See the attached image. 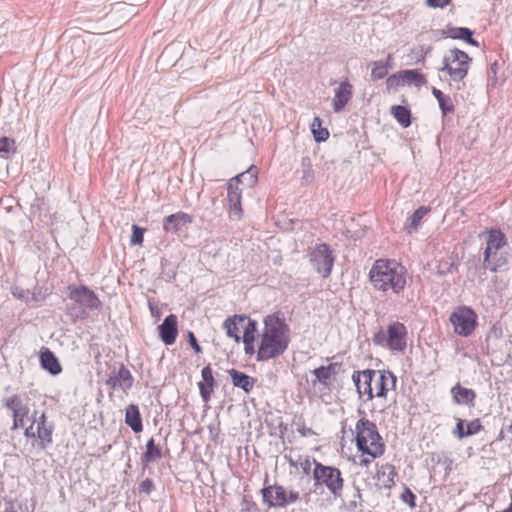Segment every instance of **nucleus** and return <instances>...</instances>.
Returning <instances> with one entry per match:
<instances>
[{
    "instance_id": "nucleus-36",
    "label": "nucleus",
    "mask_w": 512,
    "mask_h": 512,
    "mask_svg": "<svg viewBox=\"0 0 512 512\" xmlns=\"http://www.w3.org/2000/svg\"><path fill=\"white\" fill-rule=\"evenodd\" d=\"M312 374L315 376V380L312 381V384L315 386L317 382L321 383L325 387H329V380L332 375L325 368V366H320L312 371Z\"/></svg>"
},
{
    "instance_id": "nucleus-22",
    "label": "nucleus",
    "mask_w": 512,
    "mask_h": 512,
    "mask_svg": "<svg viewBox=\"0 0 512 512\" xmlns=\"http://www.w3.org/2000/svg\"><path fill=\"white\" fill-rule=\"evenodd\" d=\"M247 319L246 315H234L232 317H228L223 322V329L226 331V335L229 338L234 339L237 343L240 341V336L238 334L239 328H242L245 320Z\"/></svg>"
},
{
    "instance_id": "nucleus-63",
    "label": "nucleus",
    "mask_w": 512,
    "mask_h": 512,
    "mask_svg": "<svg viewBox=\"0 0 512 512\" xmlns=\"http://www.w3.org/2000/svg\"><path fill=\"white\" fill-rule=\"evenodd\" d=\"M2 512H17L12 503H7L5 509Z\"/></svg>"
},
{
    "instance_id": "nucleus-31",
    "label": "nucleus",
    "mask_w": 512,
    "mask_h": 512,
    "mask_svg": "<svg viewBox=\"0 0 512 512\" xmlns=\"http://www.w3.org/2000/svg\"><path fill=\"white\" fill-rule=\"evenodd\" d=\"M401 75L404 80V85H415L416 87H421L426 84V78L419 71L414 69H407L401 71Z\"/></svg>"
},
{
    "instance_id": "nucleus-44",
    "label": "nucleus",
    "mask_w": 512,
    "mask_h": 512,
    "mask_svg": "<svg viewBox=\"0 0 512 512\" xmlns=\"http://www.w3.org/2000/svg\"><path fill=\"white\" fill-rule=\"evenodd\" d=\"M330 246L326 243H319L315 245V248L308 256H330Z\"/></svg>"
},
{
    "instance_id": "nucleus-28",
    "label": "nucleus",
    "mask_w": 512,
    "mask_h": 512,
    "mask_svg": "<svg viewBox=\"0 0 512 512\" xmlns=\"http://www.w3.org/2000/svg\"><path fill=\"white\" fill-rule=\"evenodd\" d=\"M375 370H364L362 371L363 379L361 384H358V393L359 395H367L368 400H372L374 398L373 393V376Z\"/></svg>"
},
{
    "instance_id": "nucleus-23",
    "label": "nucleus",
    "mask_w": 512,
    "mask_h": 512,
    "mask_svg": "<svg viewBox=\"0 0 512 512\" xmlns=\"http://www.w3.org/2000/svg\"><path fill=\"white\" fill-rule=\"evenodd\" d=\"M40 364L44 370H46L53 376L60 374L62 371V367L57 357L49 349H45L43 352H41Z\"/></svg>"
},
{
    "instance_id": "nucleus-19",
    "label": "nucleus",
    "mask_w": 512,
    "mask_h": 512,
    "mask_svg": "<svg viewBox=\"0 0 512 512\" xmlns=\"http://www.w3.org/2000/svg\"><path fill=\"white\" fill-rule=\"evenodd\" d=\"M202 381L198 383L200 395L204 402H208L211 398L215 380L213 377V371L211 365L205 366L201 371Z\"/></svg>"
},
{
    "instance_id": "nucleus-37",
    "label": "nucleus",
    "mask_w": 512,
    "mask_h": 512,
    "mask_svg": "<svg viewBox=\"0 0 512 512\" xmlns=\"http://www.w3.org/2000/svg\"><path fill=\"white\" fill-rule=\"evenodd\" d=\"M258 323L256 320L251 319L247 316L242 328L244 330L242 340H254L255 334L257 333Z\"/></svg>"
},
{
    "instance_id": "nucleus-50",
    "label": "nucleus",
    "mask_w": 512,
    "mask_h": 512,
    "mask_svg": "<svg viewBox=\"0 0 512 512\" xmlns=\"http://www.w3.org/2000/svg\"><path fill=\"white\" fill-rule=\"evenodd\" d=\"M451 0H425L426 6L430 8H444Z\"/></svg>"
},
{
    "instance_id": "nucleus-24",
    "label": "nucleus",
    "mask_w": 512,
    "mask_h": 512,
    "mask_svg": "<svg viewBox=\"0 0 512 512\" xmlns=\"http://www.w3.org/2000/svg\"><path fill=\"white\" fill-rule=\"evenodd\" d=\"M125 423L135 432L139 433L143 430V423L139 408L135 404H130L126 408Z\"/></svg>"
},
{
    "instance_id": "nucleus-49",
    "label": "nucleus",
    "mask_w": 512,
    "mask_h": 512,
    "mask_svg": "<svg viewBox=\"0 0 512 512\" xmlns=\"http://www.w3.org/2000/svg\"><path fill=\"white\" fill-rule=\"evenodd\" d=\"M14 140H11L10 138L6 136H2L0 138V154H7L10 152L11 144H14Z\"/></svg>"
},
{
    "instance_id": "nucleus-5",
    "label": "nucleus",
    "mask_w": 512,
    "mask_h": 512,
    "mask_svg": "<svg viewBox=\"0 0 512 512\" xmlns=\"http://www.w3.org/2000/svg\"><path fill=\"white\" fill-rule=\"evenodd\" d=\"M313 479L315 487L325 486L335 498L342 495L344 480L338 468L326 466L314 459Z\"/></svg>"
},
{
    "instance_id": "nucleus-12",
    "label": "nucleus",
    "mask_w": 512,
    "mask_h": 512,
    "mask_svg": "<svg viewBox=\"0 0 512 512\" xmlns=\"http://www.w3.org/2000/svg\"><path fill=\"white\" fill-rule=\"evenodd\" d=\"M480 237H484L486 241V247L484 249L483 256H491L492 253L496 254L504 247L509 248L507 237L500 229H487L480 234Z\"/></svg>"
},
{
    "instance_id": "nucleus-17",
    "label": "nucleus",
    "mask_w": 512,
    "mask_h": 512,
    "mask_svg": "<svg viewBox=\"0 0 512 512\" xmlns=\"http://www.w3.org/2000/svg\"><path fill=\"white\" fill-rule=\"evenodd\" d=\"M353 95V87L350 82L346 79L340 83L335 89V95L332 101V107L335 113H339L344 110L345 106L351 100Z\"/></svg>"
},
{
    "instance_id": "nucleus-33",
    "label": "nucleus",
    "mask_w": 512,
    "mask_h": 512,
    "mask_svg": "<svg viewBox=\"0 0 512 512\" xmlns=\"http://www.w3.org/2000/svg\"><path fill=\"white\" fill-rule=\"evenodd\" d=\"M395 475L394 467L390 464L382 465L377 472L378 479L385 488H391L394 485Z\"/></svg>"
},
{
    "instance_id": "nucleus-6",
    "label": "nucleus",
    "mask_w": 512,
    "mask_h": 512,
    "mask_svg": "<svg viewBox=\"0 0 512 512\" xmlns=\"http://www.w3.org/2000/svg\"><path fill=\"white\" fill-rule=\"evenodd\" d=\"M471 62L472 58L466 52L453 48L444 56L440 71L447 72L454 82H460L467 76Z\"/></svg>"
},
{
    "instance_id": "nucleus-45",
    "label": "nucleus",
    "mask_w": 512,
    "mask_h": 512,
    "mask_svg": "<svg viewBox=\"0 0 512 512\" xmlns=\"http://www.w3.org/2000/svg\"><path fill=\"white\" fill-rule=\"evenodd\" d=\"M466 421L458 418L455 428L453 429V435L458 439L466 438Z\"/></svg>"
},
{
    "instance_id": "nucleus-59",
    "label": "nucleus",
    "mask_w": 512,
    "mask_h": 512,
    "mask_svg": "<svg viewBox=\"0 0 512 512\" xmlns=\"http://www.w3.org/2000/svg\"><path fill=\"white\" fill-rule=\"evenodd\" d=\"M34 425H35V423L33 422L28 428H26L25 433H24L26 437H37V431L36 432L33 431Z\"/></svg>"
},
{
    "instance_id": "nucleus-39",
    "label": "nucleus",
    "mask_w": 512,
    "mask_h": 512,
    "mask_svg": "<svg viewBox=\"0 0 512 512\" xmlns=\"http://www.w3.org/2000/svg\"><path fill=\"white\" fill-rule=\"evenodd\" d=\"M439 108L442 112V115L445 117L449 114H453L455 112V106L453 104L452 98L450 95H445L439 102Z\"/></svg>"
},
{
    "instance_id": "nucleus-4",
    "label": "nucleus",
    "mask_w": 512,
    "mask_h": 512,
    "mask_svg": "<svg viewBox=\"0 0 512 512\" xmlns=\"http://www.w3.org/2000/svg\"><path fill=\"white\" fill-rule=\"evenodd\" d=\"M406 340L407 328L399 321L389 324L386 332L380 329L372 338V341L376 346L396 352H403L406 349Z\"/></svg>"
},
{
    "instance_id": "nucleus-20",
    "label": "nucleus",
    "mask_w": 512,
    "mask_h": 512,
    "mask_svg": "<svg viewBox=\"0 0 512 512\" xmlns=\"http://www.w3.org/2000/svg\"><path fill=\"white\" fill-rule=\"evenodd\" d=\"M451 394L456 404L467 405L469 407L475 406L476 393L474 390L456 384L452 387Z\"/></svg>"
},
{
    "instance_id": "nucleus-15",
    "label": "nucleus",
    "mask_w": 512,
    "mask_h": 512,
    "mask_svg": "<svg viewBox=\"0 0 512 512\" xmlns=\"http://www.w3.org/2000/svg\"><path fill=\"white\" fill-rule=\"evenodd\" d=\"M242 193L237 184L229 180L227 184V201L229 203L230 217L240 219L243 215Z\"/></svg>"
},
{
    "instance_id": "nucleus-29",
    "label": "nucleus",
    "mask_w": 512,
    "mask_h": 512,
    "mask_svg": "<svg viewBox=\"0 0 512 512\" xmlns=\"http://www.w3.org/2000/svg\"><path fill=\"white\" fill-rule=\"evenodd\" d=\"M301 185L311 186L315 182V175L312 168L311 158L309 156L302 157L301 159Z\"/></svg>"
},
{
    "instance_id": "nucleus-53",
    "label": "nucleus",
    "mask_w": 512,
    "mask_h": 512,
    "mask_svg": "<svg viewBox=\"0 0 512 512\" xmlns=\"http://www.w3.org/2000/svg\"><path fill=\"white\" fill-rule=\"evenodd\" d=\"M325 368L333 376L339 374L342 371V364L337 362L330 363L329 365L325 366Z\"/></svg>"
},
{
    "instance_id": "nucleus-14",
    "label": "nucleus",
    "mask_w": 512,
    "mask_h": 512,
    "mask_svg": "<svg viewBox=\"0 0 512 512\" xmlns=\"http://www.w3.org/2000/svg\"><path fill=\"white\" fill-rule=\"evenodd\" d=\"M37 431L38 446L46 449L53 442L54 425L47 423L45 413H42L38 419H34Z\"/></svg>"
},
{
    "instance_id": "nucleus-11",
    "label": "nucleus",
    "mask_w": 512,
    "mask_h": 512,
    "mask_svg": "<svg viewBox=\"0 0 512 512\" xmlns=\"http://www.w3.org/2000/svg\"><path fill=\"white\" fill-rule=\"evenodd\" d=\"M396 376L388 370H375L373 376L374 397L385 398L390 389L396 386Z\"/></svg>"
},
{
    "instance_id": "nucleus-60",
    "label": "nucleus",
    "mask_w": 512,
    "mask_h": 512,
    "mask_svg": "<svg viewBox=\"0 0 512 512\" xmlns=\"http://www.w3.org/2000/svg\"><path fill=\"white\" fill-rule=\"evenodd\" d=\"M432 94L437 99L438 102L446 95L441 90L435 87L432 88Z\"/></svg>"
},
{
    "instance_id": "nucleus-41",
    "label": "nucleus",
    "mask_w": 512,
    "mask_h": 512,
    "mask_svg": "<svg viewBox=\"0 0 512 512\" xmlns=\"http://www.w3.org/2000/svg\"><path fill=\"white\" fill-rule=\"evenodd\" d=\"M400 499L406 503L410 508L416 507V495L408 487H404L403 492L400 495Z\"/></svg>"
},
{
    "instance_id": "nucleus-26",
    "label": "nucleus",
    "mask_w": 512,
    "mask_h": 512,
    "mask_svg": "<svg viewBox=\"0 0 512 512\" xmlns=\"http://www.w3.org/2000/svg\"><path fill=\"white\" fill-rule=\"evenodd\" d=\"M390 114L403 127L408 128L412 124V113L408 106L393 105L390 108Z\"/></svg>"
},
{
    "instance_id": "nucleus-56",
    "label": "nucleus",
    "mask_w": 512,
    "mask_h": 512,
    "mask_svg": "<svg viewBox=\"0 0 512 512\" xmlns=\"http://www.w3.org/2000/svg\"><path fill=\"white\" fill-rule=\"evenodd\" d=\"M431 51H432V47L431 46H429V47L420 46V52H422V59H417V63H419V62L424 63L426 56Z\"/></svg>"
},
{
    "instance_id": "nucleus-10",
    "label": "nucleus",
    "mask_w": 512,
    "mask_h": 512,
    "mask_svg": "<svg viewBox=\"0 0 512 512\" xmlns=\"http://www.w3.org/2000/svg\"><path fill=\"white\" fill-rule=\"evenodd\" d=\"M133 384L134 377L124 364H120L118 369L114 368L105 380V385L110 389H120L125 394H128L129 390L133 387Z\"/></svg>"
},
{
    "instance_id": "nucleus-57",
    "label": "nucleus",
    "mask_w": 512,
    "mask_h": 512,
    "mask_svg": "<svg viewBox=\"0 0 512 512\" xmlns=\"http://www.w3.org/2000/svg\"><path fill=\"white\" fill-rule=\"evenodd\" d=\"M362 379H363V375H362V371H355L352 375V380L356 386V388L358 389V384H361L362 382Z\"/></svg>"
},
{
    "instance_id": "nucleus-32",
    "label": "nucleus",
    "mask_w": 512,
    "mask_h": 512,
    "mask_svg": "<svg viewBox=\"0 0 512 512\" xmlns=\"http://www.w3.org/2000/svg\"><path fill=\"white\" fill-rule=\"evenodd\" d=\"M430 211L429 207L420 206L416 209L413 214L408 218V222L405 226V229L409 234L417 229L423 217Z\"/></svg>"
},
{
    "instance_id": "nucleus-9",
    "label": "nucleus",
    "mask_w": 512,
    "mask_h": 512,
    "mask_svg": "<svg viewBox=\"0 0 512 512\" xmlns=\"http://www.w3.org/2000/svg\"><path fill=\"white\" fill-rule=\"evenodd\" d=\"M67 297L75 304L90 310H98L102 306V302L95 292L85 285H69L67 287Z\"/></svg>"
},
{
    "instance_id": "nucleus-46",
    "label": "nucleus",
    "mask_w": 512,
    "mask_h": 512,
    "mask_svg": "<svg viewBox=\"0 0 512 512\" xmlns=\"http://www.w3.org/2000/svg\"><path fill=\"white\" fill-rule=\"evenodd\" d=\"M23 405H24V403H23L21 397L18 395H13V396L9 397L8 399H6V401H5V406L12 412L15 411V409H18Z\"/></svg>"
},
{
    "instance_id": "nucleus-3",
    "label": "nucleus",
    "mask_w": 512,
    "mask_h": 512,
    "mask_svg": "<svg viewBox=\"0 0 512 512\" xmlns=\"http://www.w3.org/2000/svg\"><path fill=\"white\" fill-rule=\"evenodd\" d=\"M356 447L363 454L377 458L383 455L385 445L374 422L361 418L356 423Z\"/></svg>"
},
{
    "instance_id": "nucleus-61",
    "label": "nucleus",
    "mask_w": 512,
    "mask_h": 512,
    "mask_svg": "<svg viewBox=\"0 0 512 512\" xmlns=\"http://www.w3.org/2000/svg\"><path fill=\"white\" fill-rule=\"evenodd\" d=\"M20 427H24V418H21V421L17 418H13L12 429H18Z\"/></svg>"
},
{
    "instance_id": "nucleus-55",
    "label": "nucleus",
    "mask_w": 512,
    "mask_h": 512,
    "mask_svg": "<svg viewBox=\"0 0 512 512\" xmlns=\"http://www.w3.org/2000/svg\"><path fill=\"white\" fill-rule=\"evenodd\" d=\"M312 464H314V460L311 461L309 458H305L303 461L300 462V467L302 468L305 474H309L311 471Z\"/></svg>"
},
{
    "instance_id": "nucleus-62",
    "label": "nucleus",
    "mask_w": 512,
    "mask_h": 512,
    "mask_svg": "<svg viewBox=\"0 0 512 512\" xmlns=\"http://www.w3.org/2000/svg\"><path fill=\"white\" fill-rule=\"evenodd\" d=\"M372 459H373V458H372L371 456H370V458H369V457L361 456V457H360L359 464H360L361 466H368V465L371 463Z\"/></svg>"
},
{
    "instance_id": "nucleus-43",
    "label": "nucleus",
    "mask_w": 512,
    "mask_h": 512,
    "mask_svg": "<svg viewBox=\"0 0 512 512\" xmlns=\"http://www.w3.org/2000/svg\"><path fill=\"white\" fill-rule=\"evenodd\" d=\"M465 426L467 437L479 433L484 428L479 419H474L469 422H466Z\"/></svg>"
},
{
    "instance_id": "nucleus-51",
    "label": "nucleus",
    "mask_w": 512,
    "mask_h": 512,
    "mask_svg": "<svg viewBox=\"0 0 512 512\" xmlns=\"http://www.w3.org/2000/svg\"><path fill=\"white\" fill-rule=\"evenodd\" d=\"M27 414H28V408L25 404L23 406H21L20 408L15 409V411L12 412L13 418H17L20 421H21V418H25L27 416Z\"/></svg>"
},
{
    "instance_id": "nucleus-38",
    "label": "nucleus",
    "mask_w": 512,
    "mask_h": 512,
    "mask_svg": "<svg viewBox=\"0 0 512 512\" xmlns=\"http://www.w3.org/2000/svg\"><path fill=\"white\" fill-rule=\"evenodd\" d=\"M506 263V258H483L479 270H490L496 272L498 268L502 267Z\"/></svg>"
},
{
    "instance_id": "nucleus-58",
    "label": "nucleus",
    "mask_w": 512,
    "mask_h": 512,
    "mask_svg": "<svg viewBox=\"0 0 512 512\" xmlns=\"http://www.w3.org/2000/svg\"><path fill=\"white\" fill-rule=\"evenodd\" d=\"M298 432L304 437L314 435V431L311 428L306 427L305 425L299 427Z\"/></svg>"
},
{
    "instance_id": "nucleus-64",
    "label": "nucleus",
    "mask_w": 512,
    "mask_h": 512,
    "mask_svg": "<svg viewBox=\"0 0 512 512\" xmlns=\"http://www.w3.org/2000/svg\"><path fill=\"white\" fill-rule=\"evenodd\" d=\"M38 209H39V204H32L31 209H30L31 215H34L36 213V210H38Z\"/></svg>"
},
{
    "instance_id": "nucleus-52",
    "label": "nucleus",
    "mask_w": 512,
    "mask_h": 512,
    "mask_svg": "<svg viewBox=\"0 0 512 512\" xmlns=\"http://www.w3.org/2000/svg\"><path fill=\"white\" fill-rule=\"evenodd\" d=\"M243 343H244V351H245V354L247 355H254L255 353L257 354V352L255 351V348H254V340H242Z\"/></svg>"
},
{
    "instance_id": "nucleus-7",
    "label": "nucleus",
    "mask_w": 512,
    "mask_h": 512,
    "mask_svg": "<svg viewBox=\"0 0 512 512\" xmlns=\"http://www.w3.org/2000/svg\"><path fill=\"white\" fill-rule=\"evenodd\" d=\"M263 503L268 507L282 508L295 503L299 499V492L287 490L281 485H270L261 489Z\"/></svg>"
},
{
    "instance_id": "nucleus-54",
    "label": "nucleus",
    "mask_w": 512,
    "mask_h": 512,
    "mask_svg": "<svg viewBox=\"0 0 512 512\" xmlns=\"http://www.w3.org/2000/svg\"><path fill=\"white\" fill-rule=\"evenodd\" d=\"M149 310L151 312L152 317L156 319H160V317L162 316L160 308L152 302H149Z\"/></svg>"
},
{
    "instance_id": "nucleus-18",
    "label": "nucleus",
    "mask_w": 512,
    "mask_h": 512,
    "mask_svg": "<svg viewBox=\"0 0 512 512\" xmlns=\"http://www.w3.org/2000/svg\"><path fill=\"white\" fill-rule=\"evenodd\" d=\"M474 30L468 27H454L448 25L445 29L441 30L442 37H448L451 39H458L466 42L469 45L478 47L479 42L473 38Z\"/></svg>"
},
{
    "instance_id": "nucleus-48",
    "label": "nucleus",
    "mask_w": 512,
    "mask_h": 512,
    "mask_svg": "<svg viewBox=\"0 0 512 512\" xmlns=\"http://www.w3.org/2000/svg\"><path fill=\"white\" fill-rule=\"evenodd\" d=\"M155 489V485L152 479L146 478L139 485V491L149 495Z\"/></svg>"
},
{
    "instance_id": "nucleus-13",
    "label": "nucleus",
    "mask_w": 512,
    "mask_h": 512,
    "mask_svg": "<svg viewBox=\"0 0 512 512\" xmlns=\"http://www.w3.org/2000/svg\"><path fill=\"white\" fill-rule=\"evenodd\" d=\"M158 332L159 338L165 345L170 346L174 344L178 336L177 316L174 314L166 316L158 326Z\"/></svg>"
},
{
    "instance_id": "nucleus-47",
    "label": "nucleus",
    "mask_w": 512,
    "mask_h": 512,
    "mask_svg": "<svg viewBox=\"0 0 512 512\" xmlns=\"http://www.w3.org/2000/svg\"><path fill=\"white\" fill-rule=\"evenodd\" d=\"M187 340L191 348L194 350L196 354L202 353V348L199 345L197 338L195 334L192 331H188L187 333Z\"/></svg>"
},
{
    "instance_id": "nucleus-1",
    "label": "nucleus",
    "mask_w": 512,
    "mask_h": 512,
    "mask_svg": "<svg viewBox=\"0 0 512 512\" xmlns=\"http://www.w3.org/2000/svg\"><path fill=\"white\" fill-rule=\"evenodd\" d=\"M263 323L264 328L256 355L258 362L281 356L290 343V329L284 319L277 314H271L264 318Z\"/></svg>"
},
{
    "instance_id": "nucleus-8",
    "label": "nucleus",
    "mask_w": 512,
    "mask_h": 512,
    "mask_svg": "<svg viewBox=\"0 0 512 512\" xmlns=\"http://www.w3.org/2000/svg\"><path fill=\"white\" fill-rule=\"evenodd\" d=\"M450 322L454 326V332L467 337L472 334L477 325V315L469 307L458 308L450 315Z\"/></svg>"
},
{
    "instance_id": "nucleus-42",
    "label": "nucleus",
    "mask_w": 512,
    "mask_h": 512,
    "mask_svg": "<svg viewBox=\"0 0 512 512\" xmlns=\"http://www.w3.org/2000/svg\"><path fill=\"white\" fill-rule=\"evenodd\" d=\"M403 85H404V80L401 75V71L399 73L390 75L386 80V86H387L388 90L397 89L398 87L403 86Z\"/></svg>"
},
{
    "instance_id": "nucleus-16",
    "label": "nucleus",
    "mask_w": 512,
    "mask_h": 512,
    "mask_svg": "<svg viewBox=\"0 0 512 512\" xmlns=\"http://www.w3.org/2000/svg\"><path fill=\"white\" fill-rule=\"evenodd\" d=\"M193 220L192 215L179 211L163 219V229L167 233H177L184 226L191 224Z\"/></svg>"
},
{
    "instance_id": "nucleus-2",
    "label": "nucleus",
    "mask_w": 512,
    "mask_h": 512,
    "mask_svg": "<svg viewBox=\"0 0 512 512\" xmlns=\"http://www.w3.org/2000/svg\"><path fill=\"white\" fill-rule=\"evenodd\" d=\"M370 281L380 291L399 293L406 284L405 267L391 258H378L369 272Z\"/></svg>"
},
{
    "instance_id": "nucleus-34",
    "label": "nucleus",
    "mask_w": 512,
    "mask_h": 512,
    "mask_svg": "<svg viewBox=\"0 0 512 512\" xmlns=\"http://www.w3.org/2000/svg\"><path fill=\"white\" fill-rule=\"evenodd\" d=\"M391 60V55H388L387 62L385 63L382 60L374 61L372 63L373 68L371 71L372 80H380L387 76L389 70V61Z\"/></svg>"
},
{
    "instance_id": "nucleus-40",
    "label": "nucleus",
    "mask_w": 512,
    "mask_h": 512,
    "mask_svg": "<svg viewBox=\"0 0 512 512\" xmlns=\"http://www.w3.org/2000/svg\"><path fill=\"white\" fill-rule=\"evenodd\" d=\"M146 232V228L140 227L137 224L132 225V234L130 238V243L132 245H141L144 240V234Z\"/></svg>"
},
{
    "instance_id": "nucleus-30",
    "label": "nucleus",
    "mask_w": 512,
    "mask_h": 512,
    "mask_svg": "<svg viewBox=\"0 0 512 512\" xmlns=\"http://www.w3.org/2000/svg\"><path fill=\"white\" fill-rule=\"evenodd\" d=\"M334 259L335 258H310V263L322 277L327 278L334 265Z\"/></svg>"
},
{
    "instance_id": "nucleus-35",
    "label": "nucleus",
    "mask_w": 512,
    "mask_h": 512,
    "mask_svg": "<svg viewBox=\"0 0 512 512\" xmlns=\"http://www.w3.org/2000/svg\"><path fill=\"white\" fill-rule=\"evenodd\" d=\"M311 130L317 143L325 142L329 138V131L327 128L322 127V120L320 117H315L313 119Z\"/></svg>"
},
{
    "instance_id": "nucleus-27",
    "label": "nucleus",
    "mask_w": 512,
    "mask_h": 512,
    "mask_svg": "<svg viewBox=\"0 0 512 512\" xmlns=\"http://www.w3.org/2000/svg\"><path fill=\"white\" fill-rule=\"evenodd\" d=\"M162 458V450L159 445L155 444L153 438H150L146 443V451L141 456V462L144 465L153 463Z\"/></svg>"
},
{
    "instance_id": "nucleus-25",
    "label": "nucleus",
    "mask_w": 512,
    "mask_h": 512,
    "mask_svg": "<svg viewBox=\"0 0 512 512\" xmlns=\"http://www.w3.org/2000/svg\"><path fill=\"white\" fill-rule=\"evenodd\" d=\"M257 180V167L255 165H251L246 171L239 173L230 179L234 184H242L247 188L254 187Z\"/></svg>"
},
{
    "instance_id": "nucleus-21",
    "label": "nucleus",
    "mask_w": 512,
    "mask_h": 512,
    "mask_svg": "<svg viewBox=\"0 0 512 512\" xmlns=\"http://www.w3.org/2000/svg\"><path fill=\"white\" fill-rule=\"evenodd\" d=\"M228 374L231 377L232 383L235 387L244 390L246 393H249L253 390L256 382L255 378L234 368L228 370Z\"/></svg>"
}]
</instances>
